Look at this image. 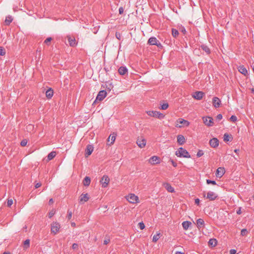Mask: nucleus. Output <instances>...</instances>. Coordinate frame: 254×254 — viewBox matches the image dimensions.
<instances>
[{
    "instance_id": "nucleus-1",
    "label": "nucleus",
    "mask_w": 254,
    "mask_h": 254,
    "mask_svg": "<svg viewBox=\"0 0 254 254\" xmlns=\"http://www.w3.org/2000/svg\"><path fill=\"white\" fill-rule=\"evenodd\" d=\"M126 200L130 203L137 204L140 202L138 196L134 193H129L125 196Z\"/></svg>"
},
{
    "instance_id": "nucleus-2",
    "label": "nucleus",
    "mask_w": 254,
    "mask_h": 254,
    "mask_svg": "<svg viewBox=\"0 0 254 254\" xmlns=\"http://www.w3.org/2000/svg\"><path fill=\"white\" fill-rule=\"evenodd\" d=\"M175 154L178 157H184L187 158H190V155L187 150L182 147L179 148L176 151Z\"/></svg>"
},
{
    "instance_id": "nucleus-3",
    "label": "nucleus",
    "mask_w": 254,
    "mask_h": 254,
    "mask_svg": "<svg viewBox=\"0 0 254 254\" xmlns=\"http://www.w3.org/2000/svg\"><path fill=\"white\" fill-rule=\"evenodd\" d=\"M190 126V122L187 120L183 119H179L176 121L175 126L177 127L182 128L185 127H189Z\"/></svg>"
},
{
    "instance_id": "nucleus-4",
    "label": "nucleus",
    "mask_w": 254,
    "mask_h": 254,
    "mask_svg": "<svg viewBox=\"0 0 254 254\" xmlns=\"http://www.w3.org/2000/svg\"><path fill=\"white\" fill-rule=\"evenodd\" d=\"M146 113L148 116L152 117H155L159 119L164 118L165 115L159 112L156 111H147Z\"/></svg>"
},
{
    "instance_id": "nucleus-5",
    "label": "nucleus",
    "mask_w": 254,
    "mask_h": 254,
    "mask_svg": "<svg viewBox=\"0 0 254 254\" xmlns=\"http://www.w3.org/2000/svg\"><path fill=\"white\" fill-rule=\"evenodd\" d=\"M51 231L54 235H56L60 231L61 225L57 222H53L51 224Z\"/></svg>"
},
{
    "instance_id": "nucleus-6",
    "label": "nucleus",
    "mask_w": 254,
    "mask_h": 254,
    "mask_svg": "<svg viewBox=\"0 0 254 254\" xmlns=\"http://www.w3.org/2000/svg\"><path fill=\"white\" fill-rule=\"evenodd\" d=\"M148 44L151 46H157L158 48H162L160 41L155 37H150L148 40Z\"/></svg>"
},
{
    "instance_id": "nucleus-7",
    "label": "nucleus",
    "mask_w": 254,
    "mask_h": 254,
    "mask_svg": "<svg viewBox=\"0 0 254 254\" xmlns=\"http://www.w3.org/2000/svg\"><path fill=\"white\" fill-rule=\"evenodd\" d=\"M136 143L139 148H143L146 146V140L143 137L140 136L137 138Z\"/></svg>"
},
{
    "instance_id": "nucleus-8",
    "label": "nucleus",
    "mask_w": 254,
    "mask_h": 254,
    "mask_svg": "<svg viewBox=\"0 0 254 254\" xmlns=\"http://www.w3.org/2000/svg\"><path fill=\"white\" fill-rule=\"evenodd\" d=\"M110 178L107 175H104L101 180H100V183L102 185V188H107L110 183Z\"/></svg>"
},
{
    "instance_id": "nucleus-9",
    "label": "nucleus",
    "mask_w": 254,
    "mask_h": 254,
    "mask_svg": "<svg viewBox=\"0 0 254 254\" xmlns=\"http://www.w3.org/2000/svg\"><path fill=\"white\" fill-rule=\"evenodd\" d=\"M203 123L208 127L213 125V119L210 117H204L202 118Z\"/></svg>"
},
{
    "instance_id": "nucleus-10",
    "label": "nucleus",
    "mask_w": 254,
    "mask_h": 254,
    "mask_svg": "<svg viewBox=\"0 0 254 254\" xmlns=\"http://www.w3.org/2000/svg\"><path fill=\"white\" fill-rule=\"evenodd\" d=\"M160 158L157 156H153L148 160V162L152 165L159 164L160 163Z\"/></svg>"
},
{
    "instance_id": "nucleus-11",
    "label": "nucleus",
    "mask_w": 254,
    "mask_h": 254,
    "mask_svg": "<svg viewBox=\"0 0 254 254\" xmlns=\"http://www.w3.org/2000/svg\"><path fill=\"white\" fill-rule=\"evenodd\" d=\"M116 136L117 134L115 133H113L111 134L107 138V145H112L115 141Z\"/></svg>"
},
{
    "instance_id": "nucleus-12",
    "label": "nucleus",
    "mask_w": 254,
    "mask_h": 254,
    "mask_svg": "<svg viewBox=\"0 0 254 254\" xmlns=\"http://www.w3.org/2000/svg\"><path fill=\"white\" fill-rule=\"evenodd\" d=\"M191 96L193 98L200 100L203 98L204 96V93L202 91H196Z\"/></svg>"
},
{
    "instance_id": "nucleus-13",
    "label": "nucleus",
    "mask_w": 254,
    "mask_h": 254,
    "mask_svg": "<svg viewBox=\"0 0 254 254\" xmlns=\"http://www.w3.org/2000/svg\"><path fill=\"white\" fill-rule=\"evenodd\" d=\"M89 199V196L88 193H82L79 197V202L84 203Z\"/></svg>"
},
{
    "instance_id": "nucleus-14",
    "label": "nucleus",
    "mask_w": 254,
    "mask_h": 254,
    "mask_svg": "<svg viewBox=\"0 0 254 254\" xmlns=\"http://www.w3.org/2000/svg\"><path fill=\"white\" fill-rule=\"evenodd\" d=\"M106 96L107 92L106 91H100L97 95L96 100L102 101L106 97Z\"/></svg>"
},
{
    "instance_id": "nucleus-15",
    "label": "nucleus",
    "mask_w": 254,
    "mask_h": 254,
    "mask_svg": "<svg viewBox=\"0 0 254 254\" xmlns=\"http://www.w3.org/2000/svg\"><path fill=\"white\" fill-rule=\"evenodd\" d=\"M212 102L213 106L216 108H219L220 106L221 103L220 99L217 97H214L212 98Z\"/></svg>"
},
{
    "instance_id": "nucleus-16",
    "label": "nucleus",
    "mask_w": 254,
    "mask_h": 254,
    "mask_svg": "<svg viewBox=\"0 0 254 254\" xmlns=\"http://www.w3.org/2000/svg\"><path fill=\"white\" fill-rule=\"evenodd\" d=\"M210 145L213 148H216L219 145V140L217 138L214 137L209 141Z\"/></svg>"
},
{
    "instance_id": "nucleus-17",
    "label": "nucleus",
    "mask_w": 254,
    "mask_h": 254,
    "mask_svg": "<svg viewBox=\"0 0 254 254\" xmlns=\"http://www.w3.org/2000/svg\"><path fill=\"white\" fill-rule=\"evenodd\" d=\"M225 170L223 167H219L216 172V176L219 178L222 177L225 174Z\"/></svg>"
},
{
    "instance_id": "nucleus-18",
    "label": "nucleus",
    "mask_w": 254,
    "mask_h": 254,
    "mask_svg": "<svg viewBox=\"0 0 254 254\" xmlns=\"http://www.w3.org/2000/svg\"><path fill=\"white\" fill-rule=\"evenodd\" d=\"M67 38L70 46L74 47L76 46L77 43L76 41V40L74 37L67 36Z\"/></svg>"
},
{
    "instance_id": "nucleus-19",
    "label": "nucleus",
    "mask_w": 254,
    "mask_h": 254,
    "mask_svg": "<svg viewBox=\"0 0 254 254\" xmlns=\"http://www.w3.org/2000/svg\"><path fill=\"white\" fill-rule=\"evenodd\" d=\"M217 197V194L212 191H209L206 196V198L210 200H215Z\"/></svg>"
},
{
    "instance_id": "nucleus-20",
    "label": "nucleus",
    "mask_w": 254,
    "mask_h": 254,
    "mask_svg": "<svg viewBox=\"0 0 254 254\" xmlns=\"http://www.w3.org/2000/svg\"><path fill=\"white\" fill-rule=\"evenodd\" d=\"M93 147L91 145H88L85 150V156L87 157L90 155L93 151Z\"/></svg>"
},
{
    "instance_id": "nucleus-21",
    "label": "nucleus",
    "mask_w": 254,
    "mask_h": 254,
    "mask_svg": "<svg viewBox=\"0 0 254 254\" xmlns=\"http://www.w3.org/2000/svg\"><path fill=\"white\" fill-rule=\"evenodd\" d=\"M186 142V139L184 135L179 134L177 136V142L180 145L184 144Z\"/></svg>"
},
{
    "instance_id": "nucleus-22",
    "label": "nucleus",
    "mask_w": 254,
    "mask_h": 254,
    "mask_svg": "<svg viewBox=\"0 0 254 254\" xmlns=\"http://www.w3.org/2000/svg\"><path fill=\"white\" fill-rule=\"evenodd\" d=\"M196 225L198 229H200L204 226V221L203 219L199 218L196 220Z\"/></svg>"
},
{
    "instance_id": "nucleus-23",
    "label": "nucleus",
    "mask_w": 254,
    "mask_h": 254,
    "mask_svg": "<svg viewBox=\"0 0 254 254\" xmlns=\"http://www.w3.org/2000/svg\"><path fill=\"white\" fill-rule=\"evenodd\" d=\"M164 186L165 188L168 191L170 192H175V190L173 187L171 186V185L169 183H166L164 184Z\"/></svg>"
},
{
    "instance_id": "nucleus-24",
    "label": "nucleus",
    "mask_w": 254,
    "mask_h": 254,
    "mask_svg": "<svg viewBox=\"0 0 254 254\" xmlns=\"http://www.w3.org/2000/svg\"><path fill=\"white\" fill-rule=\"evenodd\" d=\"M127 69L125 66H121L119 68L118 70L119 73L122 75H124L127 73Z\"/></svg>"
},
{
    "instance_id": "nucleus-25",
    "label": "nucleus",
    "mask_w": 254,
    "mask_h": 254,
    "mask_svg": "<svg viewBox=\"0 0 254 254\" xmlns=\"http://www.w3.org/2000/svg\"><path fill=\"white\" fill-rule=\"evenodd\" d=\"M53 94H54V91L51 88H49L48 90H47V91L46 92V97L49 99H51L53 97Z\"/></svg>"
},
{
    "instance_id": "nucleus-26",
    "label": "nucleus",
    "mask_w": 254,
    "mask_h": 254,
    "mask_svg": "<svg viewBox=\"0 0 254 254\" xmlns=\"http://www.w3.org/2000/svg\"><path fill=\"white\" fill-rule=\"evenodd\" d=\"M238 69L240 72H241L242 74L246 75L248 73V71L247 69L243 66L241 65L238 67Z\"/></svg>"
},
{
    "instance_id": "nucleus-27",
    "label": "nucleus",
    "mask_w": 254,
    "mask_h": 254,
    "mask_svg": "<svg viewBox=\"0 0 254 254\" xmlns=\"http://www.w3.org/2000/svg\"><path fill=\"white\" fill-rule=\"evenodd\" d=\"M191 223L190 222L188 221H184L182 223V226L184 230H187L190 227Z\"/></svg>"
},
{
    "instance_id": "nucleus-28",
    "label": "nucleus",
    "mask_w": 254,
    "mask_h": 254,
    "mask_svg": "<svg viewBox=\"0 0 254 254\" xmlns=\"http://www.w3.org/2000/svg\"><path fill=\"white\" fill-rule=\"evenodd\" d=\"M208 245L211 247H215L217 245V241L215 239H211L208 242Z\"/></svg>"
},
{
    "instance_id": "nucleus-29",
    "label": "nucleus",
    "mask_w": 254,
    "mask_h": 254,
    "mask_svg": "<svg viewBox=\"0 0 254 254\" xmlns=\"http://www.w3.org/2000/svg\"><path fill=\"white\" fill-rule=\"evenodd\" d=\"M233 137L231 135L226 133L224 134V141L225 142L231 141L232 140Z\"/></svg>"
},
{
    "instance_id": "nucleus-30",
    "label": "nucleus",
    "mask_w": 254,
    "mask_h": 254,
    "mask_svg": "<svg viewBox=\"0 0 254 254\" xmlns=\"http://www.w3.org/2000/svg\"><path fill=\"white\" fill-rule=\"evenodd\" d=\"M91 182V180L89 177H86L83 181V184L85 186H88Z\"/></svg>"
},
{
    "instance_id": "nucleus-31",
    "label": "nucleus",
    "mask_w": 254,
    "mask_h": 254,
    "mask_svg": "<svg viewBox=\"0 0 254 254\" xmlns=\"http://www.w3.org/2000/svg\"><path fill=\"white\" fill-rule=\"evenodd\" d=\"M161 234L159 232H157L156 234L154 235L152 238V242L156 243L160 239Z\"/></svg>"
},
{
    "instance_id": "nucleus-32",
    "label": "nucleus",
    "mask_w": 254,
    "mask_h": 254,
    "mask_svg": "<svg viewBox=\"0 0 254 254\" xmlns=\"http://www.w3.org/2000/svg\"><path fill=\"white\" fill-rule=\"evenodd\" d=\"M57 153L55 151H52L48 155V160H51L53 159L56 155Z\"/></svg>"
},
{
    "instance_id": "nucleus-33",
    "label": "nucleus",
    "mask_w": 254,
    "mask_h": 254,
    "mask_svg": "<svg viewBox=\"0 0 254 254\" xmlns=\"http://www.w3.org/2000/svg\"><path fill=\"white\" fill-rule=\"evenodd\" d=\"M24 249L25 250L27 249L30 246V240L29 239L26 240L24 243Z\"/></svg>"
},
{
    "instance_id": "nucleus-34",
    "label": "nucleus",
    "mask_w": 254,
    "mask_h": 254,
    "mask_svg": "<svg viewBox=\"0 0 254 254\" xmlns=\"http://www.w3.org/2000/svg\"><path fill=\"white\" fill-rule=\"evenodd\" d=\"M12 18L11 16H7L5 20L6 25H9L12 22Z\"/></svg>"
},
{
    "instance_id": "nucleus-35",
    "label": "nucleus",
    "mask_w": 254,
    "mask_h": 254,
    "mask_svg": "<svg viewBox=\"0 0 254 254\" xmlns=\"http://www.w3.org/2000/svg\"><path fill=\"white\" fill-rule=\"evenodd\" d=\"M172 35L174 37H177L179 35L178 31L177 29H174V28H172Z\"/></svg>"
},
{
    "instance_id": "nucleus-36",
    "label": "nucleus",
    "mask_w": 254,
    "mask_h": 254,
    "mask_svg": "<svg viewBox=\"0 0 254 254\" xmlns=\"http://www.w3.org/2000/svg\"><path fill=\"white\" fill-rule=\"evenodd\" d=\"M34 126L32 125H28L26 126V130L27 131L31 132L34 129Z\"/></svg>"
},
{
    "instance_id": "nucleus-37",
    "label": "nucleus",
    "mask_w": 254,
    "mask_h": 254,
    "mask_svg": "<svg viewBox=\"0 0 254 254\" xmlns=\"http://www.w3.org/2000/svg\"><path fill=\"white\" fill-rule=\"evenodd\" d=\"M169 107V105L168 103H165L161 104V109L162 110H166Z\"/></svg>"
},
{
    "instance_id": "nucleus-38",
    "label": "nucleus",
    "mask_w": 254,
    "mask_h": 254,
    "mask_svg": "<svg viewBox=\"0 0 254 254\" xmlns=\"http://www.w3.org/2000/svg\"><path fill=\"white\" fill-rule=\"evenodd\" d=\"M52 38L51 37H48L44 41V43H45L47 46L50 45L49 43L51 42Z\"/></svg>"
},
{
    "instance_id": "nucleus-39",
    "label": "nucleus",
    "mask_w": 254,
    "mask_h": 254,
    "mask_svg": "<svg viewBox=\"0 0 254 254\" xmlns=\"http://www.w3.org/2000/svg\"><path fill=\"white\" fill-rule=\"evenodd\" d=\"M248 234V231L246 229H243L241 231V235L243 236H247Z\"/></svg>"
},
{
    "instance_id": "nucleus-40",
    "label": "nucleus",
    "mask_w": 254,
    "mask_h": 254,
    "mask_svg": "<svg viewBox=\"0 0 254 254\" xmlns=\"http://www.w3.org/2000/svg\"><path fill=\"white\" fill-rule=\"evenodd\" d=\"M138 225L139 228L141 230H143L145 228V225L143 223V222H139Z\"/></svg>"
},
{
    "instance_id": "nucleus-41",
    "label": "nucleus",
    "mask_w": 254,
    "mask_h": 254,
    "mask_svg": "<svg viewBox=\"0 0 254 254\" xmlns=\"http://www.w3.org/2000/svg\"><path fill=\"white\" fill-rule=\"evenodd\" d=\"M115 36L117 39L120 40L122 39V35L120 33L117 32H116Z\"/></svg>"
},
{
    "instance_id": "nucleus-42",
    "label": "nucleus",
    "mask_w": 254,
    "mask_h": 254,
    "mask_svg": "<svg viewBox=\"0 0 254 254\" xmlns=\"http://www.w3.org/2000/svg\"><path fill=\"white\" fill-rule=\"evenodd\" d=\"M28 141L26 139H23L21 141L20 144L22 146H25L27 145Z\"/></svg>"
},
{
    "instance_id": "nucleus-43",
    "label": "nucleus",
    "mask_w": 254,
    "mask_h": 254,
    "mask_svg": "<svg viewBox=\"0 0 254 254\" xmlns=\"http://www.w3.org/2000/svg\"><path fill=\"white\" fill-rule=\"evenodd\" d=\"M230 120L232 122H235L237 120V118L236 116L233 115L230 117Z\"/></svg>"
},
{
    "instance_id": "nucleus-44",
    "label": "nucleus",
    "mask_w": 254,
    "mask_h": 254,
    "mask_svg": "<svg viewBox=\"0 0 254 254\" xmlns=\"http://www.w3.org/2000/svg\"><path fill=\"white\" fill-rule=\"evenodd\" d=\"M55 211H54V210L51 211L49 214H48V216L49 218H52L55 214Z\"/></svg>"
},
{
    "instance_id": "nucleus-45",
    "label": "nucleus",
    "mask_w": 254,
    "mask_h": 254,
    "mask_svg": "<svg viewBox=\"0 0 254 254\" xmlns=\"http://www.w3.org/2000/svg\"><path fill=\"white\" fill-rule=\"evenodd\" d=\"M203 155V152L202 150H198V151L197 152V154H196V155L198 157H200L202 156Z\"/></svg>"
},
{
    "instance_id": "nucleus-46",
    "label": "nucleus",
    "mask_w": 254,
    "mask_h": 254,
    "mask_svg": "<svg viewBox=\"0 0 254 254\" xmlns=\"http://www.w3.org/2000/svg\"><path fill=\"white\" fill-rule=\"evenodd\" d=\"M6 54L5 49H0V55L4 56Z\"/></svg>"
},
{
    "instance_id": "nucleus-47",
    "label": "nucleus",
    "mask_w": 254,
    "mask_h": 254,
    "mask_svg": "<svg viewBox=\"0 0 254 254\" xmlns=\"http://www.w3.org/2000/svg\"><path fill=\"white\" fill-rule=\"evenodd\" d=\"M206 183L208 184H212L213 185H216V182L214 181H211V180H206Z\"/></svg>"
},
{
    "instance_id": "nucleus-48",
    "label": "nucleus",
    "mask_w": 254,
    "mask_h": 254,
    "mask_svg": "<svg viewBox=\"0 0 254 254\" xmlns=\"http://www.w3.org/2000/svg\"><path fill=\"white\" fill-rule=\"evenodd\" d=\"M110 240L109 238H106L105 240H104V245H107L109 243Z\"/></svg>"
},
{
    "instance_id": "nucleus-49",
    "label": "nucleus",
    "mask_w": 254,
    "mask_h": 254,
    "mask_svg": "<svg viewBox=\"0 0 254 254\" xmlns=\"http://www.w3.org/2000/svg\"><path fill=\"white\" fill-rule=\"evenodd\" d=\"M7 203V206L10 207L13 204V200L11 199H8Z\"/></svg>"
},
{
    "instance_id": "nucleus-50",
    "label": "nucleus",
    "mask_w": 254,
    "mask_h": 254,
    "mask_svg": "<svg viewBox=\"0 0 254 254\" xmlns=\"http://www.w3.org/2000/svg\"><path fill=\"white\" fill-rule=\"evenodd\" d=\"M72 215V212L70 211H68V214H67V217L68 220H69L71 218Z\"/></svg>"
},
{
    "instance_id": "nucleus-51",
    "label": "nucleus",
    "mask_w": 254,
    "mask_h": 254,
    "mask_svg": "<svg viewBox=\"0 0 254 254\" xmlns=\"http://www.w3.org/2000/svg\"><path fill=\"white\" fill-rule=\"evenodd\" d=\"M78 244H77L74 243V244H72V248L73 249H74H74H78Z\"/></svg>"
},
{
    "instance_id": "nucleus-52",
    "label": "nucleus",
    "mask_w": 254,
    "mask_h": 254,
    "mask_svg": "<svg viewBox=\"0 0 254 254\" xmlns=\"http://www.w3.org/2000/svg\"><path fill=\"white\" fill-rule=\"evenodd\" d=\"M124 12V8L123 7H120L119 9V12L120 14H122Z\"/></svg>"
},
{
    "instance_id": "nucleus-53",
    "label": "nucleus",
    "mask_w": 254,
    "mask_h": 254,
    "mask_svg": "<svg viewBox=\"0 0 254 254\" xmlns=\"http://www.w3.org/2000/svg\"><path fill=\"white\" fill-rule=\"evenodd\" d=\"M216 119L218 120H221L222 119V115L221 114H218L216 117Z\"/></svg>"
},
{
    "instance_id": "nucleus-54",
    "label": "nucleus",
    "mask_w": 254,
    "mask_h": 254,
    "mask_svg": "<svg viewBox=\"0 0 254 254\" xmlns=\"http://www.w3.org/2000/svg\"><path fill=\"white\" fill-rule=\"evenodd\" d=\"M236 254V250L234 249H232L230 251V254Z\"/></svg>"
},
{
    "instance_id": "nucleus-55",
    "label": "nucleus",
    "mask_w": 254,
    "mask_h": 254,
    "mask_svg": "<svg viewBox=\"0 0 254 254\" xmlns=\"http://www.w3.org/2000/svg\"><path fill=\"white\" fill-rule=\"evenodd\" d=\"M41 186V184L40 183H37L36 184L35 187V188L37 189V188H39Z\"/></svg>"
},
{
    "instance_id": "nucleus-56",
    "label": "nucleus",
    "mask_w": 254,
    "mask_h": 254,
    "mask_svg": "<svg viewBox=\"0 0 254 254\" xmlns=\"http://www.w3.org/2000/svg\"><path fill=\"white\" fill-rule=\"evenodd\" d=\"M242 213V211H241V207H239L238 210L237 211V213L238 214H241Z\"/></svg>"
},
{
    "instance_id": "nucleus-57",
    "label": "nucleus",
    "mask_w": 254,
    "mask_h": 254,
    "mask_svg": "<svg viewBox=\"0 0 254 254\" xmlns=\"http://www.w3.org/2000/svg\"><path fill=\"white\" fill-rule=\"evenodd\" d=\"M199 201L200 200L198 198H196L195 199V203L197 205L199 204Z\"/></svg>"
},
{
    "instance_id": "nucleus-58",
    "label": "nucleus",
    "mask_w": 254,
    "mask_h": 254,
    "mask_svg": "<svg viewBox=\"0 0 254 254\" xmlns=\"http://www.w3.org/2000/svg\"><path fill=\"white\" fill-rule=\"evenodd\" d=\"M171 163L173 166H174V167L177 166V163H175L173 160H171Z\"/></svg>"
},
{
    "instance_id": "nucleus-59",
    "label": "nucleus",
    "mask_w": 254,
    "mask_h": 254,
    "mask_svg": "<svg viewBox=\"0 0 254 254\" xmlns=\"http://www.w3.org/2000/svg\"><path fill=\"white\" fill-rule=\"evenodd\" d=\"M203 50H205V52L207 54H209L210 53L209 49H203Z\"/></svg>"
},
{
    "instance_id": "nucleus-60",
    "label": "nucleus",
    "mask_w": 254,
    "mask_h": 254,
    "mask_svg": "<svg viewBox=\"0 0 254 254\" xmlns=\"http://www.w3.org/2000/svg\"><path fill=\"white\" fill-rule=\"evenodd\" d=\"M54 202V200L52 198L50 199L49 200V203L50 204H53Z\"/></svg>"
},
{
    "instance_id": "nucleus-61",
    "label": "nucleus",
    "mask_w": 254,
    "mask_h": 254,
    "mask_svg": "<svg viewBox=\"0 0 254 254\" xmlns=\"http://www.w3.org/2000/svg\"><path fill=\"white\" fill-rule=\"evenodd\" d=\"M175 254H184V253L181 252H176Z\"/></svg>"
},
{
    "instance_id": "nucleus-62",
    "label": "nucleus",
    "mask_w": 254,
    "mask_h": 254,
    "mask_svg": "<svg viewBox=\"0 0 254 254\" xmlns=\"http://www.w3.org/2000/svg\"><path fill=\"white\" fill-rule=\"evenodd\" d=\"M71 225L72 227H75V226H76L75 223H74V222H72V223H71Z\"/></svg>"
},
{
    "instance_id": "nucleus-63",
    "label": "nucleus",
    "mask_w": 254,
    "mask_h": 254,
    "mask_svg": "<svg viewBox=\"0 0 254 254\" xmlns=\"http://www.w3.org/2000/svg\"><path fill=\"white\" fill-rule=\"evenodd\" d=\"M239 149H235V150H234V152H235V153H238V152H239Z\"/></svg>"
},
{
    "instance_id": "nucleus-64",
    "label": "nucleus",
    "mask_w": 254,
    "mask_h": 254,
    "mask_svg": "<svg viewBox=\"0 0 254 254\" xmlns=\"http://www.w3.org/2000/svg\"><path fill=\"white\" fill-rule=\"evenodd\" d=\"M3 254H10V253L7 252H4Z\"/></svg>"
}]
</instances>
